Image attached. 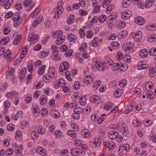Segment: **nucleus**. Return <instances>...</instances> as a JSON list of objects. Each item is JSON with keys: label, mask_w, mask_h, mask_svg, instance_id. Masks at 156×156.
<instances>
[{"label": "nucleus", "mask_w": 156, "mask_h": 156, "mask_svg": "<svg viewBox=\"0 0 156 156\" xmlns=\"http://www.w3.org/2000/svg\"><path fill=\"white\" fill-rule=\"evenodd\" d=\"M30 136L34 140L37 138L38 137V134L37 131L34 130L31 132Z\"/></svg>", "instance_id": "c85d7f7f"}, {"label": "nucleus", "mask_w": 156, "mask_h": 156, "mask_svg": "<svg viewBox=\"0 0 156 156\" xmlns=\"http://www.w3.org/2000/svg\"><path fill=\"white\" fill-rule=\"evenodd\" d=\"M135 21L136 24L140 26L143 25L145 23L144 18L140 16H137L135 18Z\"/></svg>", "instance_id": "39448f33"}, {"label": "nucleus", "mask_w": 156, "mask_h": 156, "mask_svg": "<svg viewBox=\"0 0 156 156\" xmlns=\"http://www.w3.org/2000/svg\"><path fill=\"white\" fill-rule=\"evenodd\" d=\"M63 5V3L62 1H60L58 3L57 6H56L57 12L58 14L57 16H58L59 15H61L63 11V8L62 7Z\"/></svg>", "instance_id": "20e7f679"}, {"label": "nucleus", "mask_w": 156, "mask_h": 156, "mask_svg": "<svg viewBox=\"0 0 156 156\" xmlns=\"http://www.w3.org/2000/svg\"><path fill=\"white\" fill-rule=\"evenodd\" d=\"M93 35V32L92 30L88 31L86 34L87 37L88 38H91Z\"/></svg>", "instance_id": "bf43d9fd"}, {"label": "nucleus", "mask_w": 156, "mask_h": 156, "mask_svg": "<svg viewBox=\"0 0 156 156\" xmlns=\"http://www.w3.org/2000/svg\"><path fill=\"white\" fill-rule=\"evenodd\" d=\"M126 82H127V81H126V79H122L119 82V86L120 87H123L124 86H125L126 85Z\"/></svg>", "instance_id": "37998d69"}, {"label": "nucleus", "mask_w": 156, "mask_h": 156, "mask_svg": "<svg viewBox=\"0 0 156 156\" xmlns=\"http://www.w3.org/2000/svg\"><path fill=\"white\" fill-rule=\"evenodd\" d=\"M115 147V145L112 141L109 142L108 147L110 150H113Z\"/></svg>", "instance_id": "c03bdc74"}, {"label": "nucleus", "mask_w": 156, "mask_h": 156, "mask_svg": "<svg viewBox=\"0 0 156 156\" xmlns=\"http://www.w3.org/2000/svg\"><path fill=\"white\" fill-rule=\"evenodd\" d=\"M10 30L9 27H6L4 28L3 30V33L5 35H8L9 34Z\"/></svg>", "instance_id": "49530a36"}, {"label": "nucleus", "mask_w": 156, "mask_h": 156, "mask_svg": "<svg viewBox=\"0 0 156 156\" xmlns=\"http://www.w3.org/2000/svg\"><path fill=\"white\" fill-rule=\"evenodd\" d=\"M67 134L72 137H75L76 136L75 132L73 130H69L67 131Z\"/></svg>", "instance_id": "58836bf2"}, {"label": "nucleus", "mask_w": 156, "mask_h": 156, "mask_svg": "<svg viewBox=\"0 0 156 156\" xmlns=\"http://www.w3.org/2000/svg\"><path fill=\"white\" fill-rule=\"evenodd\" d=\"M117 16V15L116 13L113 12L111 15H110L108 16L107 19L109 22H113L115 20Z\"/></svg>", "instance_id": "ddd939ff"}, {"label": "nucleus", "mask_w": 156, "mask_h": 156, "mask_svg": "<svg viewBox=\"0 0 156 156\" xmlns=\"http://www.w3.org/2000/svg\"><path fill=\"white\" fill-rule=\"evenodd\" d=\"M46 66L44 65H42L40 67L37 71L38 74L39 75L43 74L46 68Z\"/></svg>", "instance_id": "b1692460"}, {"label": "nucleus", "mask_w": 156, "mask_h": 156, "mask_svg": "<svg viewBox=\"0 0 156 156\" xmlns=\"http://www.w3.org/2000/svg\"><path fill=\"white\" fill-rule=\"evenodd\" d=\"M68 39L73 43H74L76 41V36L72 34H69L67 37Z\"/></svg>", "instance_id": "a211bd4d"}, {"label": "nucleus", "mask_w": 156, "mask_h": 156, "mask_svg": "<svg viewBox=\"0 0 156 156\" xmlns=\"http://www.w3.org/2000/svg\"><path fill=\"white\" fill-rule=\"evenodd\" d=\"M111 45L112 48L116 50L118 49L119 46V44L117 42L114 41L112 43Z\"/></svg>", "instance_id": "473e14b6"}, {"label": "nucleus", "mask_w": 156, "mask_h": 156, "mask_svg": "<svg viewBox=\"0 0 156 156\" xmlns=\"http://www.w3.org/2000/svg\"><path fill=\"white\" fill-rule=\"evenodd\" d=\"M98 37H95L94 39L92 41L91 44V45L94 47H96L98 46Z\"/></svg>", "instance_id": "f704fd0d"}, {"label": "nucleus", "mask_w": 156, "mask_h": 156, "mask_svg": "<svg viewBox=\"0 0 156 156\" xmlns=\"http://www.w3.org/2000/svg\"><path fill=\"white\" fill-rule=\"evenodd\" d=\"M153 83L151 82H149L146 84L145 88L147 90L151 89L153 86Z\"/></svg>", "instance_id": "2f4dec72"}, {"label": "nucleus", "mask_w": 156, "mask_h": 156, "mask_svg": "<svg viewBox=\"0 0 156 156\" xmlns=\"http://www.w3.org/2000/svg\"><path fill=\"white\" fill-rule=\"evenodd\" d=\"M37 130L39 133H41V134H44L45 133V130L43 129L42 127L41 126H39L37 128Z\"/></svg>", "instance_id": "69168bd1"}, {"label": "nucleus", "mask_w": 156, "mask_h": 156, "mask_svg": "<svg viewBox=\"0 0 156 156\" xmlns=\"http://www.w3.org/2000/svg\"><path fill=\"white\" fill-rule=\"evenodd\" d=\"M21 37L20 36H17L15 38L13 42V44L14 45H16L18 44V42L20 41Z\"/></svg>", "instance_id": "8fccbe9b"}, {"label": "nucleus", "mask_w": 156, "mask_h": 156, "mask_svg": "<svg viewBox=\"0 0 156 156\" xmlns=\"http://www.w3.org/2000/svg\"><path fill=\"white\" fill-rule=\"evenodd\" d=\"M7 128L9 131H12L14 129V126L12 124H9L7 126Z\"/></svg>", "instance_id": "338daca9"}, {"label": "nucleus", "mask_w": 156, "mask_h": 156, "mask_svg": "<svg viewBox=\"0 0 156 156\" xmlns=\"http://www.w3.org/2000/svg\"><path fill=\"white\" fill-rule=\"evenodd\" d=\"M79 33L80 36L81 38H83L85 36V31L84 30L80 29L79 31Z\"/></svg>", "instance_id": "0e129e2a"}, {"label": "nucleus", "mask_w": 156, "mask_h": 156, "mask_svg": "<svg viewBox=\"0 0 156 156\" xmlns=\"http://www.w3.org/2000/svg\"><path fill=\"white\" fill-rule=\"evenodd\" d=\"M149 54L151 56H155L156 55V48L154 47L150 49L149 51Z\"/></svg>", "instance_id": "4c0bfd02"}, {"label": "nucleus", "mask_w": 156, "mask_h": 156, "mask_svg": "<svg viewBox=\"0 0 156 156\" xmlns=\"http://www.w3.org/2000/svg\"><path fill=\"white\" fill-rule=\"evenodd\" d=\"M147 41L150 42H152L156 41V34H152L147 38Z\"/></svg>", "instance_id": "5701e85b"}, {"label": "nucleus", "mask_w": 156, "mask_h": 156, "mask_svg": "<svg viewBox=\"0 0 156 156\" xmlns=\"http://www.w3.org/2000/svg\"><path fill=\"white\" fill-rule=\"evenodd\" d=\"M126 25V23L124 21L120 20L116 22L115 23V27L118 28H123Z\"/></svg>", "instance_id": "f8f14e48"}, {"label": "nucleus", "mask_w": 156, "mask_h": 156, "mask_svg": "<svg viewBox=\"0 0 156 156\" xmlns=\"http://www.w3.org/2000/svg\"><path fill=\"white\" fill-rule=\"evenodd\" d=\"M118 135V133L114 131H111L108 133V137L111 140L115 139Z\"/></svg>", "instance_id": "9b49d317"}, {"label": "nucleus", "mask_w": 156, "mask_h": 156, "mask_svg": "<svg viewBox=\"0 0 156 156\" xmlns=\"http://www.w3.org/2000/svg\"><path fill=\"white\" fill-rule=\"evenodd\" d=\"M148 67V65L146 64H143L142 63H138L137 68L138 69L141 70L143 69H145Z\"/></svg>", "instance_id": "412c9836"}, {"label": "nucleus", "mask_w": 156, "mask_h": 156, "mask_svg": "<svg viewBox=\"0 0 156 156\" xmlns=\"http://www.w3.org/2000/svg\"><path fill=\"white\" fill-rule=\"evenodd\" d=\"M146 95L147 98L150 99H152L154 97L153 93L151 91L147 92L146 93Z\"/></svg>", "instance_id": "c9c22d12"}, {"label": "nucleus", "mask_w": 156, "mask_h": 156, "mask_svg": "<svg viewBox=\"0 0 156 156\" xmlns=\"http://www.w3.org/2000/svg\"><path fill=\"white\" fill-rule=\"evenodd\" d=\"M69 63L67 61L62 62L59 67V71L61 73H63L64 71L67 70L69 68Z\"/></svg>", "instance_id": "f257e3e1"}, {"label": "nucleus", "mask_w": 156, "mask_h": 156, "mask_svg": "<svg viewBox=\"0 0 156 156\" xmlns=\"http://www.w3.org/2000/svg\"><path fill=\"white\" fill-rule=\"evenodd\" d=\"M68 49L67 46L65 45L64 44L61 46L60 47V50L61 51H64Z\"/></svg>", "instance_id": "774afa93"}, {"label": "nucleus", "mask_w": 156, "mask_h": 156, "mask_svg": "<svg viewBox=\"0 0 156 156\" xmlns=\"http://www.w3.org/2000/svg\"><path fill=\"white\" fill-rule=\"evenodd\" d=\"M38 20H39L38 19V18H37L32 23V26L33 27H36L37 24H39V22H38Z\"/></svg>", "instance_id": "4d7b16f0"}, {"label": "nucleus", "mask_w": 156, "mask_h": 156, "mask_svg": "<svg viewBox=\"0 0 156 156\" xmlns=\"http://www.w3.org/2000/svg\"><path fill=\"white\" fill-rule=\"evenodd\" d=\"M13 151L12 148H10L8 149L6 152V154L7 156H11L13 153Z\"/></svg>", "instance_id": "864d4df0"}, {"label": "nucleus", "mask_w": 156, "mask_h": 156, "mask_svg": "<svg viewBox=\"0 0 156 156\" xmlns=\"http://www.w3.org/2000/svg\"><path fill=\"white\" fill-rule=\"evenodd\" d=\"M79 102L81 105H85L86 102V100L84 97L82 96L81 97Z\"/></svg>", "instance_id": "ea45409f"}, {"label": "nucleus", "mask_w": 156, "mask_h": 156, "mask_svg": "<svg viewBox=\"0 0 156 156\" xmlns=\"http://www.w3.org/2000/svg\"><path fill=\"white\" fill-rule=\"evenodd\" d=\"M13 0H8L7 2H6L4 7L5 9L9 8L11 4L13 3Z\"/></svg>", "instance_id": "7c9ffc66"}, {"label": "nucleus", "mask_w": 156, "mask_h": 156, "mask_svg": "<svg viewBox=\"0 0 156 156\" xmlns=\"http://www.w3.org/2000/svg\"><path fill=\"white\" fill-rule=\"evenodd\" d=\"M153 3H154L148 0L146 2L145 6L146 8H148L152 6Z\"/></svg>", "instance_id": "5fc2aeb1"}, {"label": "nucleus", "mask_w": 156, "mask_h": 156, "mask_svg": "<svg viewBox=\"0 0 156 156\" xmlns=\"http://www.w3.org/2000/svg\"><path fill=\"white\" fill-rule=\"evenodd\" d=\"M46 97L44 95H42L40 98V104L43 105L46 102Z\"/></svg>", "instance_id": "a19ab883"}, {"label": "nucleus", "mask_w": 156, "mask_h": 156, "mask_svg": "<svg viewBox=\"0 0 156 156\" xmlns=\"http://www.w3.org/2000/svg\"><path fill=\"white\" fill-rule=\"evenodd\" d=\"M106 16L102 15L99 18L98 20L100 23H102L106 20Z\"/></svg>", "instance_id": "de8ad7c7"}, {"label": "nucleus", "mask_w": 156, "mask_h": 156, "mask_svg": "<svg viewBox=\"0 0 156 156\" xmlns=\"http://www.w3.org/2000/svg\"><path fill=\"white\" fill-rule=\"evenodd\" d=\"M75 20V16L73 15H70L68 17L67 22L69 25L71 24Z\"/></svg>", "instance_id": "f3484780"}, {"label": "nucleus", "mask_w": 156, "mask_h": 156, "mask_svg": "<svg viewBox=\"0 0 156 156\" xmlns=\"http://www.w3.org/2000/svg\"><path fill=\"white\" fill-rule=\"evenodd\" d=\"M13 13L12 12L9 11L8 12L5 16V17L7 19H8L12 16Z\"/></svg>", "instance_id": "e2e57ef3"}, {"label": "nucleus", "mask_w": 156, "mask_h": 156, "mask_svg": "<svg viewBox=\"0 0 156 156\" xmlns=\"http://www.w3.org/2000/svg\"><path fill=\"white\" fill-rule=\"evenodd\" d=\"M134 44L132 43H127V52L132 53L134 48Z\"/></svg>", "instance_id": "2eb2a0df"}, {"label": "nucleus", "mask_w": 156, "mask_h": 156, "mask_svg": "<svg viewBox=\"0 0 156 156\" xmlns=\"http://www.w3.org/2000/svg\"><path fill=\"white\" fill-rule=\"evenodd\" d=\"M38 37L39 36L37 34H33L31 37L29 39V40L28 39V41L30 42H35L37 40V39Z\"/></svg>", "instance_id": "bb28decb"}, {"label": "nucleus", "mask_w": 156, "mask_h": 156, "mask_svg": "<svg viewBox=\"0 0 156 156\" xmlns=\"http://www.w3.org/2000/svg\"><path fill=\"white\" fill-rule=\"evenodd\" d=\"M113 106V105L111 103H109L108 104H106L104 107V108L105 110L109 111L110 110Z\"/></svg>", "instance_id": "72a5a7b5"}, {"label": "nucleus", "mask_w": 156, "mask_h": 156, "mask_svg": "<svg viewBox=\"0 0 156 156\" xmlns=\"http://www.w3.org/2000/svg\"><path fill=\"white\" fill-rule=\"evenodd\" d=\"M105 63H102L100 62H97L96 63V65L97 66L98 70L99 71H104L106 68L105 65H104Z\"/></svg>", "instance_id": "9d476101"}, {"label": "nucleus", "mask_w": 156, "mask_h": 156, "mask_svg": "<svg viewBox=\"0 0 156 156\" xmlns=\"http://www.w3.org/2000/svg\"><path fill=\"white\" fill-rule=\"evenodd\" d=\"M10 41V38L6 37L2 39L0 41V45H5Z\"/></svg>", "instance_id": "4be33fe9"}, {"label": "nucleus", "mask_w": 156, "mask_h": 156, "mask_svg": "<svg viewBox=\"0 0 156 156\" xmlns=\"http://www.w3.org/2000/svg\"><path fill=\"white\" fill-rule=\"evenodd\" d=\"M148 52L146 49H142L139 53V56L142 58H145L148 55Z\"/></svg>", "instance_id": "0eeeda50"}, {"label": "nucleus", "mask_w": 156, "mask_h": 156, "mask_svg": "<svg viewBox=\"0 0 156 156\" xmlns=\"http://www.w3.org/2000/svg\"><path fill=\"white\" fill-rule=\"evenodd\" d=\"M71 154L73 156H76L79 153V150L77 148H74L71 151Z\"/></svg>", "instance_id": "393cba45"}, {"label": "nucleus", "mask_w": 156, "mask_h": 156, "mask_svg": "<svg viewBox=\"0 0 156 156\" xmlns=\"http://www.w3.org/2000/svg\"><path fill=\"white\" fill-rule=\"evenodd\" d=\"M101 6L99 5L95 6L93 9V12L94 13H97L100 10Z\"/></svg>", "instance_id": "13d9d810"}, {"label": "nucleus", "mask_w": 156, "mask_h": 156, "mask_svg": "<svg viewBox=\"0 0 156 156\" xmlns=\"http://www.w3.org/2000/svg\"><path fill=\"white\" fill-rule=\"evenodd\" d=\"M19 20L20 19H17V20H13L14 22L13 25L15 27H17L20 25L21 22V20Z\"/></svg>", "instance_id": "79ce46f5"}, {"label": "nucleus", "mask_w": 156, "mask_h": 156, "mask_svg": "<svg viewBox=\"0 0 156 156\" xmlns=\"http://www.w3.org/2000/svg\"><path fill=\"white\" fill-rule=\"evenodd\" d=\"M99 97H98V95H95L90 97V101L93 103H97L98 104V101L99 100Z\"/></svg>", "instance_id": "dca6fc26"}, {"label": "nucleus", "mask_w": 156, "mask_h": 156, "mask_svg": "<svg viewBox=\"0 0 156 156\" xmlns=\"http://www.w3.org/2000/svg\"><path fill=\"white\" fill-rule=\"evenodd\" d=\"M32 0H25L23 3L24 6L25 7H27L32 3Z\"/></svg>", "instance_id": "603ef678"}, {"label": "nucleus", "mask_w": 156, "mask_h": 156, "mask_svg": "<svg viewBox=\"0 0 156 156\" xmlns=\"http://www.w3.org/2000/svg\"><path fill=\"white\" fill-rule=\"evenodd\" d=\"M97 141H96V139L94 140H93V142H90V145L91 146L94 148H96L99 147L101 145V136L99 137L97 139Z\"/></svg>", "instance_id": "7ed1b4c3"}, {"label": "nucleus", "mask_w": 156, "mask_h": 156, "mask_svg": "<svg viewBox=\"0 0 156 156\" xmlns=\"http://www.w3.org/2000/svg\"><path fill=\"white\" fill-rule=\"evenodd\" d=\"M68 151L67 149L62 151L60 155V156H68Z\"/></svg>", "instance_id": "052dcab7"}, {"label": "nucleus", "mask_w": 156, "mask_h": 156, "mask_svg": "<svg viewBox=\"0 0 156 156\" xmlns=\"http://www.w3.org/2000/svg\"><path fill=\"white\" fill-rule=\"evenodd\" d=\"M56 73L55 68L53 66H51L49 69L48 76L49 78H55L57 75Z\"/></svg>", "instance_id": "f03ea898"}, {"label": "nucleus", "mask_w": 156, "mask_h": 156, "mask_svg": "<svg viewBox=\"0 0 156 156\" xmlns=\"http://www.w3.org/2000/svg\"><path fill=\"white\" fill-rule=\"evenodd\" d=\"M52 78H49V76H44L43 77V80L46 82L48 83L51 81Z\"/></svg>", "instance_id": "680f3d73"}, {"label": "nucleus", "mask_w": 156, "mask_h": 156, "mask_svg": "<svg viewBox=\"0 0 156 156\" xmlns=\"http://www.w3.org/2000/svg\"><path fill=\"white\" fill-rule=\"evenodd\" d=\"M146 28L148 30L153 31L156 30V24H147Z\"/></svg>", "instance_id": "6ab92c4d"}, {"label": "nucleus", "mask_w": 156, "mask_h": 156, "mask_svg": "<svg viewBox=\"0 0 156 156\" xmlns=\"http://www.w3.org/2000/svg\"><path fill=\"white\" fill-rule=\"evenodd\" d=\"M144 125L147 126H151L152 123V121L151 120L148 119L144 120L143 122Z\"/></svg>", "instance_id": "09e8293b"}, {"label": "nucleus", "mask_w": 156, "mask_h": 156, "mask_svg": "<svg viewBox=\"0 0 156 156\" xmlns=\"http://www.w3.org/2000/svg\"><path fill=\"white\" fill-rule=\"evenodd\" d=\"M93 81V78L90 76H86L84 80V83L87 85L90 84Z\"/></svg>", "instance_id": "4468645a"}, {"label": "nucleus", "mask_w": 156, "mask_h": 156, "mask_svg": "<svg viewBox=\"0 0 156 156\" xmlns=\"http://www.w3.org/2000/svg\"><path fill=\"white\" fill-rule=\"evenodd\" d=\"M11 51L10 50H9L7 51L4 54V58H7V61L8 62H10L12 59L13 58L11 55Z\"/></svg>", "instance_id": "6e6552de"}, {"label": "nucleus", "mask_w": 156, "mask_h": 156, "mask_svg": "<svg viewBox=\"0 0 156 156\" xmlns=\"http://www.w3.org/2000/svg\"><path fill=\"white\" fill-rule=\"evenodd\" d=\"M123 57L121 51H119L117 54V58L118 61H120Z\"/></svg>", "instance_id": "6e6d98bb"}, {"label": "nucleus", "mask_w": 156, "mask_h": 156, "mask_svg": "<svg viewBox=\"0 0 156 156\" xmlns=\"http://www.w3.org/2000/svg\"><path fill=\"white\" fill-rule=\"evenodd\" d=\"M20 15L18 12H16L14 13H13V15H12V19L13 20H16L17 19H20Z\"/></svg>", "instance_id": "3c124183"}, {"label": "nucleus", "mask_w": 156, "mask_h": 156, "mask_svg": "<svg viewBox=\"0 0 156 156\" xmlns=\"http://www.w3.org/2000/svg\"><path fill=\"white\" fill-rule=\"evenodd\" d=\"M132 92L134 94L138 95L140 93L141 90L140 88L135 87L133 89Z\"/></svg>", "instance_id": "c756f323"}, {"label": "nucleus", "mask_w": 156, "mask_h": 156, "mask_svg": "<svg viewBox=\"0 0 156 156\" xmlns=\"http://www.w3.org/2000/svg\"><path fill=\"white\" fill-rule=\"evenodd\" d=\"M142 37V33L140 30L136 31L134 37L135 41L138 42L141 40Z\"/></svg>", "instance_id": "423d86ee"}, {"label": "nucleus", "mask_w": 156, "mask_h": 156, "mask_svg": "<svg viewBox=\"0 0 156 156\" xmlns=\"http://www.w3.org/2000/svg\"><path fill=\"white\" fill-rule=\"evenodd\" d=\"M126 145L127 144H126L124 145L121 144L119 147L118 152H120V154L121 155L126 154L127 150V146H126Z\"/></svg>", "instance_id": "1a4fd4ad"}, {"label": "nucleus", "mask_w": 156, "mask_h": 156, "mask_svg": "<svg viewBox=\"0 0 156 156\" xmlns=\"http://www.w3.org/2000/svg\"><path fill=\"white\" fill-rule=\"evenodd\" d=\"M121 129L123 135L125 136L127 135V125L126 124H123L121 126Z\"/></svg>", "instance_id": "cd10ccee"}, {"label": "nucleus", "mask_w": 156, "mask_h": 156, "mask_svg": "<svg viewBox=\"0 0 156 156\" xmlns=\"http://www.w3.org/2000/svg\"><path fill=\"white\" fill-rule=\"evenodd\" d=\"M82 135L84 137H88L90 135V131L87 129H84L82 132Z\"/></svg>", "instance_id": "e433bc0d"}, {"label": "nucleus", "mask_w": 156, "mask_h": 156, "mask_svg": "<svg viewBox=\"0 0 156 156\" xmlns=\"http://www.w3.org/2000/svg\"><path fill=\"white\" fill-rule=\"evenodd\" d=\"M63 34V32L61 30H58L54 32L52 35V37L56 38L59 36H61Z\"/></svg>", "instance_id": "aec40b11"}, {"label": "nucleus", "mask_w": 156, "mask_h": 156, "mask_svg": "<svg viewBox=\"0 0 156 156\" xmlns=\"http://www.w3.org/2000/svg\"><path fill=\"white\" fill-rule=\"evenodd\" d=\"M83 110L80 108H76L73 109V112L74 113L80 114L83 111Z\"/></svg>", "instance_id": "a18cd8bd"}, {"label": "nucleus", "mask_w": 156, "mask_h": 156, "mask_svg": "<svg viewBox=\"0 0 156 156\" xmlns=\"http://www.w3.org/2000/svg\"><path fill=\"white\" fill-rule=\"evenodd\" d=\"M127 35V30H124L121 31L119 34V37L120 38H123Z\"/></svg>", "instance_id": "a878e982"}]
</instances>
